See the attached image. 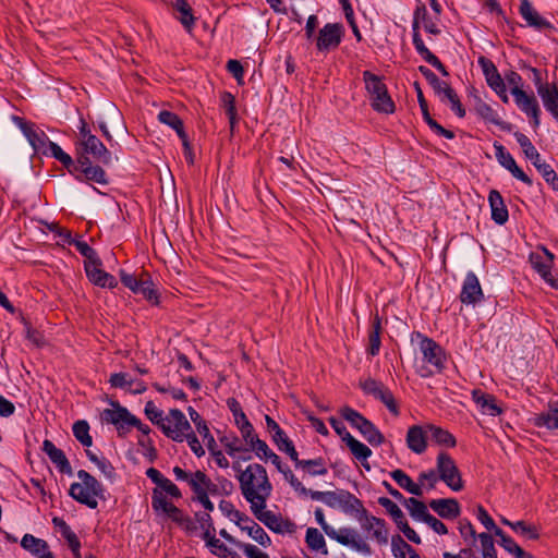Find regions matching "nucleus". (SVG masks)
Segmentation results:
<instances>
[{
	"label": "nucleus",
	"instance_id": "nucleus-1",
	"mask_svg": "<svg viewBox=\"0 0 558 558\" xmlns=\"http://www.w3.org/2000/svg\"><path fill=\"white\" fill-rule=\"evenodd\" d=\"M236 478L243 497L251 504V510L266 508L267 499L272 492L266 469L262 464L252 463L240 472Z\"/></svg>",
	"mask_w": 558,
	"mask_h": 558
},
{
	"label": "nucleus",
	"instance_id": "nucleus-2",
	"mask_svg": "<svg viewBox=\"0 0 558 558\" xmlns=\"http://www.w3.org/2000/svg\"><path fill=\"white\" fill-rule=\"evenodd\" d=\"M80 483H73L70 487V495L76 501L86 505L90 509L98 506L97 498L104 499L102 485L88 472L80 470L77 472Z\"/></svg>",
	"mask_w": 558,
	"mask_h": 558
},
{
	"label": "nucleus",
	"instance_id": "nucleus-3",
	"mask_svg": "<svg viewBox=\"0 0 558 558\" xmlns=\"http://www.w3.org/2000/svg\"><path fill=\"white\" fill-rule=\"evenodd\" d=\"M363 80L371 99L372 108L377 112L386 114L395 112V102L389 96L387 86L381 77L369 71H364Z\"/></svg>",
	"mask_w": 558,
	"mask_h": 558
},
{
	"label": "nucleus",
	"instance_id": "nucleus-4",
	"mask_svg": "<svg viewBox=\"0 0 558 558\" xmlns=\"http://www.w3.org/2000/svg\"><path fill=\"white\" fill-rule=\"evenodd\" d=\"M340 414L352 427L356 428L362 434L369 445L379 446L385 441V437L379 429L354 409L344 407L340 410Z\"/></svg>",
	"mask_w": 558,
	"mask_h": 558
},
{
	"label": "nucleus",
	"instance_id": "nucleus-5",
	"mask_svg": "<svg viewBox=\"0 0 558 558\" xmlns=\"http://www.w3.org/2000/svg\"><path fill=\"white\" fill-rule=\"evenodd\" d=\"M437 473L439 478L453 492L463 489L461 473L453 459L446 452H440L437 457Z\"/></svg>",
	"mask_w": 558,
	"mask_h": 558
},
{
	"label": "nucleus",
	"instance_id": "nucleus-6",
	"mask_svg": "<svg viewBox=\"0 0 558 558\" xmlns=\"http://www.w3.org/2000/svg\"><path fill=\"white\" fill-rule=\"evenodd\" d=\"M191 428V424L183 412L178 409H172L166 416V422L161 430L172 440L182 442L186 437V433L190 432Z\"/></svg>",
	"mask_w": 558,
	"mask_h": 558
},
{
	"label": "nucleus",
	"instance_id": "nucleus-7",
	"mask_svg": "<svg viewBox=\"0 0 558 558\" xmlns=\"http://www.w3.org/2000/svg\"><path fill=\"white\" fill-rule=\"evenodd\" d=\"M554 258V254L546 247L542 246V253H531L529 260L533 269H535L551 288L558 290V278H554L551 275Z\"/></svg>",
	"mask_w": 558,
	"mask_h": 558
},
{
	"label": "nucleus",
	"instance_id": "nucleus-8",
	"mask_svg": "<svg viewBox=\"0 0 558 558\" xmlns=\"http://www.w3.org/2000/svg\"><path fill=\"white\" fill-rule=\"evenodd\" d=\"M329 537L343 546L360 551L364 555H371L372 548L368 543L359 534V532L351 527H341L339 530L330 529Z\"/></svg>",
	"mask_w": 558,
	"mask_h": 558
},
{
	"label": "nucleus",
	"instance_id": "nucleus-9",
	"mask_svg": "<svg viewBox=\"0 0 558 558\" xmlns=\"http://www.w3.org/2000/svg\"><path fill=\"white\" fill-rule=\"evenodd\" d=\"M356 519L359 520L363 531L368 533V537L375 539L379 545L388 543V529L383 519L369 515L365 509L364 513H360Z\"/></svg>",
	"mask_w": 558,
	"mask_h": 558
},
{
	"label": "nucleus",
	"instance_id": "nucleus-10",
	"mask_svg": "<svg viewBox=\"0 0 558 558\" xmlns=\"http://www.w3.org/2000/svg\"><path fill=\"white\" fill-rule=\"evenodd\" d=\"M533 73L535 76L537 94L542 98L544 107L558 121V88L556 87V85L542 83L539 72L536 69H533Z\"/></svg>",
	"mask_w": 558,
	"mask_h": 558
},
{
	"label": "nucleus",
	"instance_id": "nucleus-11",
	"mask_svg": "<svg viewBox=\"0 0 558 558\" xmlns=\"http://www.w3.org/2000/svg\"><path fill=\"white\" fill-rule=\"evenodd\" d=\"M112 409H105L101 418L108 424H113L120 432L125 425L138 423V418L132 415L126 408L121 407L118 402H112Z\"/></svg>",
	"mask_w": 558,
	"mask_h": 558
},
{
	"label": "nucleus",
	"instance_id": "nucleus-12",
	"mask_svg": "<svg viewBox=\"0 0 558 558\" xmlns=\"http://www.w3.org/2000/svg\"><path fill=\"white\" fill-rule=\"evenodd\" d=\"M343 27L339 23L326 24L318 34L316 47L319 51H326L336 48L341 43Z\"/></svg>",
	"mask_w": 558,
	"mask_h": 558
},
{
	"label": "nucleus",
	"instance_id": "nucleus-13",
	"mask_svg": "<svg viewBox=\"0 0 558 558\" xmlns=\"http://www.w3.org/2000/svg\"><path fill=\"white\" fill-rule=\"evenodd\" d=\"M266 426L268 432L271 434L274 442L277 445L280 451L286 452L291 460H296L298 451L294 448L293 442L289 439L287 434L280 428L278 423L269 415L265 416Z\"/></svg>",
	"mask_w": 558,
	"mask_h": 558
},
{
	"label": "nucleus",
	"instance_id": "nucleus-14",
	"mask_svg": "<svg viewBox=\"0 0 558 558\" xmlns=\"http://www.w3.org/2000/svg\"><path fill=\"white\" fill-rule=\"evenodd\" d=\"M253 514L263 522L269 530L275 533H291L294 530V524L289 520H283L281 515L272 511L260 508L259 510H252Z\"/></svg>",
	"mask_w": 558,
	"mask_h": 558
},
{
	"label": "nucleus",
	"instance_id": "nucleus-15",
	"mask_svg": "<svg viewBox=\"0 0 558 558\" xmlns=\"http://www.w3.org/2000/svg\"><path fill=\"white\" fill-rule=\"evenodd\" d=\"M511 94L514 97L517 106L527 116L532 117L533 125L537 128L539 125V107L535 96L527 95L520 87L511 88Z\"/></svg>",
	"mask_w": 558,
	"mask_h": 558
},
{
	"label": "nucleus",
	"instance_id": "nucleus-16",
	"mask_svg": "<svg viewBox=\"0 0 558 558\" xmlns=\"http://www.w3.org/2000/svg\"><path fill=\"white\" fill-rule=\"evenodd\" d=\"M424 360L430 364L436 372H441L445 366V353L439 344L433 339L424 338L420 343Z\"/></svg>",
	"mask_w": 558,
	"mask_h": 558
},
{
	"label": "nucleus",
	"instance_id": "nucleus-17",
	"mask_svg": "<svg viewBox=\"0 0 558 558\" xmlns=\"http://www.w3.org/2000/svg\"><path fill=\"white\" fill-rule=\"evenodd\" d=\"M82 154L90 155L96 161L109 165L112 161L111 153L95 135H88L86 141L81 143Z\"/></svg>",
	"mask_w": 558,
	"mask_h": 558
},
{
	"label": "nucleus",
	"instance_id": "nucleus-18",
	"mask_svg": "<svg viewBox=\"0 0 558 558\" xmlns=\"http://www.w3.org/2000/svg\"><path fill=\"white\" fill-rule=\"evenodd\" d=\"M429 434L428 429L422 425H412L409 427L405 442L408 448L416 453L422 454L425 452L427 448V435Z\"/></svg>",
	"mask_w": 558,
	"mask_h": 558
},
{
	"label": "nucleus",
	"instance_id": "nucleus-19",
	"mask_svg": "<svg viewBox=\"0 0 558 558\" xmlns=\"http://www.w3.org/2000/svg\"><path fill=\"white\" fill-rule=\"evenodd\" d=\"M484 294L480 281L474 272H468L465 276L460 300L463 304H475L483 299Z\"/></svg>",
	"mask_w": 558,
	"mask_h": 558
},
{
	"label": "nucleus",
	"instance_id": "nucleus-20",
	"mask_svg": "<svg viewBox=\"0 0 558 558\" xmlns=\"http://www.w3.org/2000/svg\"><path fill=\"white\" fill-rule=\"evenodd\" d=\"M85 271L88 279L96 286L101 288H116L118 282L113 276L101 269V260L98 259L95 263L87 264Z\"/></svg>",
	"mask_w": 558,
	"mask_h": 558
},
{
	"label": "nucleus",
	"instance_id": "nucleus-21",
	"mask_svg": "<svg viewBox=\"0 0 558 558\" xmlns=\"http://www.w3.org/2000/svg\"><path fill=\"white\" fill-rule=\"evenodd\" d=\"M519 12L527 25L537 31L553 28V25L538 14L529 0H521Z\"/></svg>",
	"mask_w": 558,
	"mask_h": 558
},
{
	"label": "nucleus",
	"instance_id": "nucleus-22",
	"mask_svg": "<svg viewBox=\"0 0 558 558\" xmlns=\"http://www.w3.org/2000/svg\"><path fill=\"white\" fill-rule=\"evenodd\" d=\"M78 166L75 167L80 170L86 180L95 181L100 184H107L106 172L99 166H93L88 156L80 155L77 158Z\"/></svg>",
	"mask_w": 558,
	"mask_h": 558
},
{
	"label": "nucleus",
	"instance_id": "nucleus-23",
	"mask_svg": "<svg viewBox=\"0 0 558 558\" xmlns=\"http://www.w3.org/2000/svg\"><path fill=\"white\" fill-rule=\"evenodd\" d=\"M429 507L441 518L452 520L460 514V505L454 498L433 499Z\"/></svg>",
	"mask_w": 558,
	"mask_h": 558
},
{
	"label": "nucleus",
	"instance_id": "nucleus-24",
	"mask_svg": "<svg viewBox=\"0 0 558 558\" xmlns=\"http://www.w3.org/2000/svg\"><path fill=\"white\" fill-rule=\"evenodd\" d=\"M43 451L49 457L51 462L56 464L58 470L64 474H72V468L64 452L57 448L52 441L46 439L43 442Z\"/></svg>",
	"mask_w": 558,
	"mask_h": 558
},
{
	"label": "nucleus",
	"instance_id": "nucleus-25",
	"mask_svg": "<svg viewBox=\"0 0 558 558\" xmlns=\"http://www.w3.org/2000/svg\"><path fill=\"white\" fill-rule=\"evenodd\" d=\"M472 399L483 414L496 416L502 412L501 408L496 403V398L481 389H474L472 391Z\"/></svg>",
	"mask_w": 558,
	"mask_h": 558
},
{
	"label": "nucleus",
	"instance_id": "nucleus-26",
	"mask_svg": "<svg viewBox=\"0 0 558 558\" xmlns=\"http://www.w3.org/2000/svg\"><path fill=\"white\" fill-rule=\"evenodd\" d=\"M158 120L160 123L173 129L177 132L180 140L182 141L183 147H186L189 149L187 134L184 131L183 121L180 119L178 114H175L172 111L162 110L158 113Z\"/></svg>",
	"mask_w": 558,
	"mask_h": 558
},
{
	"label": "nucleus",
	"instance_id": "nucleus-27",
	"mask_svg": "<svg viewBox=\"0 0 558 558\" xmlns=\"http://www.w3.org/2000/svg\"><path fill=\"white\" fill-rule=\"evenodd\" d=\"M488 202L492 219L498 225L507 222L509 215L501 194L496 190H492L488 195Z\"/></svg>",
	"mask_w": 558,
	"mask_h": 558
},
{
	"label": "nucleus",
	"instance_id": "nucleus-28",
	"mask_svg": "<svg viewBox=\"0 0 558 558\" xmlns=\"http://www.w3.org/2000/svg\"><path fill=\"white\" fill-rule=\"evenodd\" d=\"M52 523L56 527L60 530L61 535L66 539L69 547L73 551L75 558H81V543L76 536V534L71 530V527L65 523L61 518H53Z\"/></svg>",
	"mask_w": 558,
	"mask_h": 558
},
{
	"label": "nucleus",
	"instance_id": "nucleus-29",
	"mask_svg": "<svg viewBox=\"0 0 558 558\" xmlns=\"http://www.w3.org/2000/svg\"><path fill=\"white\" fill-rule=\"evenodd\" d=\"M295 468L302 469L312 476L326 475L328 473L325 460L323 458L301 460L296 453V460H292Z\"/></svg>",
	"mask_w": 558,
	"mask_h": 558
},
{
	"label": "nucleus",
	"instance_id": "nucleus-30",
	"mask_svg": "<svg viewBox=\"0 0 558 558\" xmlns=\"http://www.w3.org/2000/svg\"><path fill=\"white\" fill-rule=\"evenodd\" d=\"M418 71L430 84L434 92L440 97V100L445 101V98L448 96L449 93L448 90H453L451 86L446 82L440 81L432 70L424 65L418 66Z\"/></svg>",
	"mask_w": 558,
	"mask_h": 558
},
{
	"label": "nucleus",
	"instance_id": "nucleus-31",
	"mask_svg": "<svg viewBox=\"0 0 558 558\" xmlns=\"http://www.w3.org/2000/svg\"><path fill=\"white\" fill-rule=\"evenodd\" d=\"M171 7L180 13L178 20L184 26L187 32L194 26L195 17L193 15L192 7L187 2V0H173L171 1Z\"/></svg>",
	"mask_w": 558,
	"mask_h": 558
},
{
	"label": "nucleus",
	"instance_id": "nucleus-32",
	"mask_svg": "<svg viewBox=\"0 0 558 558\" xmlns=\"http://www.w3.org/2000/svg\"><path fill=\"white\" fill-rule=\"evenodd\" d=\"M338 508L345 513H355L356 517L360 513L365 512V507L363 506L362 501L353 494L344 489L342 490Z\"/></svg>",
	"mask_w": 558,
	"mask_h": 558
},
{
	"label": "nucleus",
	"instance_id": "nucleus-33",
	"mask_svg": "<svg viewBox=\"0 0 558 558\" xmlns=\"http://www.w3.org/2000/svg\"><path fill=\"white\" fill-rule=\"evenodd\" d=\"M344 442L354 458L361 461L363 466L369 470V465L368 463H365V461L372 456V450L366 445L355 439L352 435H347Z\"/></svg>",
	"mask_w": 558,
	"mask_h": 558
},
{
	"label": "nucleus",
	"instance_id": "nucleus-34",
	"mask_svg": "<svg viewBox=\"0 0 558 558\" xmlns=\"http://www.w3.org/2000/svg\"><path fill=\"white\" fill-rule=\"evenodd\" d=\"M426 428L429 432V436L433 441L439 446L453 448L457 444L456 437L447 429L441 428L433 424H426Z\"/></svg>",
	"mask_w": 558,
	"mask_h": 558
},
{
	"label": "nucleus",
	"instance_id": "nucleus-35",
	"mask_svg": "<svg viewBox=\"0 0 558 558\" xmlns=\"http://www.w3.org/2000/svg\"><path fill=\"white\" fill-rule=\"evenodd\" d=\"M243 531H246L248 535L257 542L259 545L267 547L271 541L268 534L259 526L256 522L250 519V521H242L241 526Z\"/></svg>",
	"mask_w": 558,
	"mask_h": 558
},
{
	"label": "nucleus",
	"instance_id": "nucleus-36",
	"mask_svg": "<svg viewBox=\"0 0 558 558\" xmlns=\"http://www.w3.org/2000/svg\"><path fill=\"white\" fill-rule=\"evenodd\" d=\"M390 476L396 481V483L410 494L414 496H422L423 490L420 484H415L409 475H407L402 470L397 469L390 473Z\"/></svg>",
	"mask_w": 558,
	"mask_h": 558
},
{
	"label": "nucleus",
	"instance_id": "nucleus-37",
	"mask_svg": "<svg viewBox=\"0 0 558 558\" xmlns=\"http://www.w3.org/2000/svg\"><path fill=\"white\" fill-rule=\"evenodd\" d=\"M475 110H476L477 114L481 118H483L484 120H486L493 124L499 125L502 130H507V131L510 130V128H511L510 124L502 122L498 118L497 112L488 104L478 101L475 107Z\"/></svg>",
	"mask_w": 558,
	"mask_h": 558
},
{
	"label": "nucleus",
	"instance_id": "nucleus-38",
	"mask_svg": "<svg viewBox=\"0 0 558 558\" xmlns=\"http://www.w3.org/2000/svg\"><path fill=\"white\" fill-rule=\"evenodd\" d=\"M21 546L34 554V555H43L44 553H50L48 550V544L46 541L41 538H37L32 534H25L21 541Z\"/></svg>",
	"mask_w": 558,
	"mask_h": 558
},
{
	"label": "nucleus",
	"instance_id": "nucleus-39",
	"mask_svg": "<svg viewBox=\"0 0 558 558\" xmlns=\"http://www.w3.org/2000/svg\"><path fill=\"white\" fill-rule=\"evenodd\" d=\"M305 542L312 550L322 551L325 555L328 553L325 538L316 527L306 530Z\"/></svg>",
	"mask_w": 558,
	"mask_h": 558
},
{
	"label": "nucleus",
	"instance_id": "nucleus-40",
	"mask_svg": "<svg viewBox=\"0 0 558 558\" xmlns=\"http://www.w3.org/2000/svg\"><path fill=\"white\" fill-rule=\"evenodd\" d=\"M405 506L409 509L411 517L416 521L425 522L427 518L430 515L426 505L416 498L411 497L407 499Z\"/></svg>",
	"mask_w": 558,
	"mask_h": 558
},
{
	"label": "nucleus",
	"instance_id": "nucleus-41",
	"mask_svg": "<svg viewBox=\"0 0 558 558\" xmlns=\"http://www.w3.org/2000/svg\"><path fill=\"white\" fill-rule=\"evenodd\" d=\"M378 504L384 507L387 512L391 515L398 527L402 526V523H407V519L397 504L387 497H380Z\"/></svg>",
	"mask_w": 558,
	"mask_h": 558
},
{
	"label": "nucleus",
	"instance_id": "nucleus-42",
	"mask_svg": "<svg viewBox=\"0 0 558 558\" xmlns=\"http://www.w3.org/2000/svg\"><path fill=\"white\" fill-rule=\"evenodd\" d=\"M136 293L143 294V296L154 304H158V294L154 289V283L147 272L142 271V281Z\"/></svg>",
	"mask_w": 558,
	"mask_h": 558
},
{
	"label": "nucleus",
	"instance_id": "nucleus-43",
	"mask_svg": "<svg viewBox=\"0 0 558 558\" xmlns=\"http://www.w3.org/2000/svg\"><path fill=\"white\" fill-rule=\"evenodd\" d=\"M413 29V45L417 51V53L426 61L429 62L432 59H434L436 56L425 46L423 39L420 35V23L414 22L412 24Z\"/></svg>",
	"mask_w": 558,
	"mask_h": 558
},
{
	"label": "nucleus",
	"instance_id": "nucleus-44",
	"mask_svg": "<svg viewBox=\"0 0 558 558\" xmlns=\"http://www.w3.org/2000/svg\"><path fill=\"white\" fill-rule=\"evenodd\" d=\"M380 331H381V324L380 318L378 315L374 317L373 324H372V331L368 335V352L373 356L378 354L380 349Z\"/></svg>",
	"mask_w": 558,
	"mask_h": 558
},
{
	"label": "nucleus",
	"instance_id": "nucleus-45",
	"mask_svg": "<svg viewBox=\"0 0 558 558\" xmlns=\"http://www.w3.org/2000/svg\"><path fill=\"white\" fill-rule=\"evenodd\" d=\"M73 435L74 437L85 447H90L93 445V438L89 435V425L86 421L81 420L76 421L73 424Z\"/></svg>",
	"mask_w": 558,
	"mask_h": 558
},
{
	"label": "nucleus",
	"instance_id": "nucleus-46",
	"mask_svg": "<svg viewBox=\"0 0 558 558\" xmlns=\"http://www.w3.org/2000/svg\"><path fill=\"white\" fill-rule=\"evenodd\" d=\"M535 424L549 429H558V408H549L546 412L538 414Z\"/></svg>",
	"mask_w": 558,
	"mask_h": 558
},
{
	"label": "nucleus",
	"instance_id": "nucleus-47",
	"mask_svg": "<svg viewBox=\"0 0 558 558\" xmlns=\"http://www.w3.org/2000/svg\"><path fill=\"white\" fill-rule=\"evenodd\" d=\"M193 482L196 483L198 486H201L207 496L209 494H211V495L218 494L219 486L217 484H214L210 481V478L202 471H196L193 474V477L190 480V484Z\"/></svg>",
	"mask_w": 558,
	"mask_h": 558
},
{
	"label": "nucleus",
	"instance_id": "nucleus-48",
	"mask_svg": "<svg viewBox=\"0 0 558 558\" xmlns=\"http://www.w3.org/2000/svg\"><path fill=\"white\" fill-rule=\"evenodd\" d=\"M219 509L226 517L233 520L238 526H241L242 521H250L246 514L236 510L233 504L228 500H221L219 502Z\"/></svg>",
	"mask_w": 558,
	"mask_h": 558
},
{
	"label": "nucleus",
	"instance_id": "nucleus-49",
	"mask_svg": "<svg viewBox=\"0 0 558 558\" xmlns=\"http://www.w3.org/2000/svg\"><path fill=\"white\" fill-rule=\"evenodd\" d=\"M187 412L203 439H209V442H214V437L211 436L206 422L201 417L198 412L192 407H189Z\"/></svg>",
	"mask_w": 558,
	"mask_h": 558
},
{
	"label": "nucleus",
	"instance_id": "nucleus-50",
	"mask_svg": "<svg viewBox=\"0 0 558 558\" xmlns=\"http://www.w3.org/2000/svg\"><path fill=\"white\" fill-rule=\"evenodd\" d=\"M203 538L206 542V546L210 549V551L219 557H227L229 550L225 544H222L219 539H217L213 533H208L205 531L203 533Z\"/></svg>",
	"mask_w": 558,
	"mask_h": 558
},
{
	"label": "nucleus",
	"instance_id": "nucleus-51",
	"mask_svg": "<svg viewBox=\"0 0 558 558\" xmlns=\"http://www.w3.org/2000/svg\"><path fill=\"white\" fill-rule=\"evenodd\" d=\"M107 117L117 133L123 134L126 132L122 114L114 105H109L107 107Z\"/></svg>",
	"mask_w": 558,
	"mask_h": 558
},
{
	"label": "nucleus",
	"instance_id": "nucleus-52",
	"mask_svg": "<svg viewBox=\"0 0 558 558\" xmlns=\"http://www.w3.org/2000/svg\"><path fill=\"white\" fill-rule=\"evenodd\" d=\"M13 122L20 128L23 134L27 137L28 142L35 147L39 142V136L34 130V124L26 122L23 118L14 116Z\"/></svg>",
	"mask_w": 558,
	"mask_h": 558
},
{
	"label": "nucleus",
	"instance_id": "nucleus-53",
	"mask_svg": "<svg viewBox=\"0 0 558 558\" xmlns=\"http://www.w3.org/2000/svg\"><path fill=\"white\" fill-rule=\"evenodd\" d=\"M145 414L147 418L158 427L162 429V426L166 422V416H163V412L159 410L153 401H147L145 404Z\"/></svg>",
	"mask_w": 558,
	"mask_h": 558
},
{
	"label": "nucleus",
	"instance_id": "nucleus-54",
	"mask_svg": "<svg viewBox=\"0 0 558 558\" xmlns=\"http://www.w3.org/2000/svg\"><path fill=\"white\" fill-rule=\"evenodd\" d=\"M172 506L173 504L167 500L162 492L158 488L153 490L151 507L156 512L167 513Z\"/></svg>",
	"mask_w": 558,
	"mask_h": 558
},
{
	"label": "nucleus",
	"instance_id": "nucleus-55",
	"mask_svg": "<svg viewBox=\"0 0 558 558\" xmlns=\"http://www.w3.org/2000/svg\"><path fill=\"white\" fill-rule=\"evenodd\" d=\"M513 531L520 533L529 539H537L539 537L538 529L536 525L529 524L523 520L513 523Z\"/></svg>",
	"mask_w": 558,
	"mask_h": 558
},
{
	"label": "nucleus",
	"instance_id": "nucleus-56",
	"mask_svg": "<svg viewBox=\"0 0 558 558\" xmlns=\"http://www.w3.org/2000/svg\"><path fill=\"white\" fill-rule=\"evenodd\" d=\"M495 535L500 538V546L509 554L514 556L522 554V548L510 536L506 535L501 529H496Z\"/></svg>",
	"mask_w": 558,
	"mask_h": 558
},
{
	"label": "nucleus",
	"instance_id": "nucleus-57",
	"mask_svg": "<svg viewBox=\"0 0 558 558\" xmlns=\"http://www.w3.org/2000/svg\"><path fill=\"white\" fill-rule=\"evenodd\" d=\"M536 169L544 180L551 185L553 190L558 192V175L556 171L548 163H536Z\"/></svg>",
	"mask_w": 558,
	"mask_h": 558
},
{
	"label": "nucleus",
	"instance_id": "nucleus-58",
	"mask_svg": "<svg viewBox=\"0 0 558 558\" xmlns=\"http://www.w3.org/2000/svg\"><path fill=\"white\" fill-rule=\"evenodd\" d=\"M229 410L232 412L236 426H242L250 423L245 413L242 411L241 404L234 398H230L227 401Z\"/></svg>",
	"mask_w": 558,
	"mask_h": 558
},
{
	"label": "nucleus",
	"instance_id": "nucleus-59",
	"mask_svg": "<svg viewBox=\"0 0 558 558\" xmlns=\"http://www.w3.org/2000/svg\"><path fill=\"white\" fill-rule=\"evenodd\" d=\"M73 245L76 250L85 257V266L87 264L95 263L99 259L96 251L90 247L85 241L75 240L73 241Z\"/></svg>",
	"mask_w": 558,
	"mask_h": 558
},
{
	"label": "nucleus",
	"instance_id": "nucleus-60",
	"mask_svg": "<svg viewBox=\"0 0 558 558\" xmlns=\"http://www.w3.org/2000/svg\"><path fill=\"white\" fill-rule=\"evenodd\" d=\"M514 136L526 158L537 157V149L534 147V145L525 134L515 132Z\"/></svg>",
	"mask_w": 558,
	"mask_h": 558
},
{
	"label": "nucleus",
	"instance_id": "nucleus-61",
	"mask_svg": "<svg viewBox=\"0 0 558 558\" xmlns=\"http://www.w3.org/2000/svg\"><path fill=\"white\" fill-rule=\"evenodd\" d=\"M221 100L226 109L230 126L233 129L236 119L235 99L230 93H223Z\"/></svg>",
	"mask_w": 558,
	"mask_h": 558
},
{
	"label": "nucleus",
	"instance_id": "nucleus-62",
	"mask_svg": "<svg viewBox=\"0 0 558 558\" xmlns=\"http://www.w3.org/2000/svg\"><path fill=\"white\" fill-rule=\"evenodd\" d=\"M478 538L482 545L483 558H497L493 537L487 533H481Z\"/></svg>",
	"mask_w": 558,
	"mask_h": 558
},
{
	"label": "nucleus",
	"instance_id": "nucleus-63",
	"mask_svg": "<svg viewBox=\"0 0 558 558\" xmlns=\"http://www.w3.org/2000/svg\"><path fill=\"white\" fill-rule=\"evenodd\" d=\"M280 473L283 475L284 480L289 482V484L293 487V489L299 494H306L307 488L295 477L293 472L289 469V466H284Z\"/></svg>",
	"mask_w": 558,
	"mask_h": 558
},
{
	"label": "nucleus",
	"instance_id": "nucleus-64",
	"mask_svg": "<svg viewBox=\"0 0 558 558\" xmlns=\"http://www.w3.org/2000/svg\"><path fill=\"white\" fill-rule=\"evenodd\" d=\"M49 149L51 155L57 160H59L64 167L70 168L71 166H73V160L71 156L64 153L58 144L50 142Z\"/></svg>",
	"mask_w": 558,
	"mask_h": 558
}]
</instances>
